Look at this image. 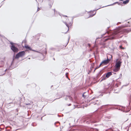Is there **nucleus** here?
<instances>
[{"label":"nucleus","mask_w":131,"mask_h":131,"mask_svg":"<svg viewBox=\"0 0 131 131\" xmlns=\"http://www.w3.org/2000/svg\"><path fill=\"white\" fill-rule=\"evenodd\" d=\"M33 51H35V50H33ZM36 52H37V51H36Z\"/></svg>","instance_id":"dca6fc26"},{"label":"nucleus","mask_w":131,"mask_h":131,"mask_svg":"<svg viewBox=\"0 0 131 131\" xmlns=\"http://www.w3.org/2000/svg\"><path fill=\"white\" fill-rule=\"evenodd\" d=\"M112 73L111 72H109L107 73L106 75V78H108L109 77L112 75Z\"/></svg>","instance_id":"39448f33"},{"label":"nucleus","mask_w":131,"mask_h":131,"mask_svg":"<svg viewBox=\"0 0 131 131\" xmlns=\"http://www.w3.org/2000/svg\"><path fill=\"white\" fill-rule=\"evenodd\" d=\"M99 67H96V68L95 69H94V71H95V70L96 69H97V68H98Z\"/></svg>","instance_id":"9d476101"},{"label":"nucleus","mask_w":131,"mask_h":131,"mask_svg":"<svg viewBox=\"0 0 131 131\" xmlns=\"http://www.w3.org/2000/svg\"><path fill=\"white\" fill-rule=\"evenodd\" d=\"M65 24H66V26H67L68 27H68V25H67V24L66 23H65Z\"/></svg>","instance_id":"f8f14e48"},{"label":"nucleus","mask_w":131,"mask_h":131,"mask_svg":"<svg viewBox=\"0 0 131 131\" xmlns=\"http://www.w3.org/2000/svg\"><path fill=\"white\" fill-rule=\"evenodd\" d=\"M94 131H98V130L97 129H94Z\"/></svg>","instance_id":"6e6552de"},{"label":"nucleus","mask_w":131,"mask_h":131,"mask_svg":"<svg viewBox=\"0 0 131 131\" xmlns=\"http://www.w3.org/2000/svg\"><path fill=\"white\" fill-rule=\"evenodd\" d=\"M121 62L120 61L116 62L115 66V68L113 70L114 71L117 72L119 70L121 66Z\"/></svg>","instance_id":"f257e3e1"},{"label":"nucleus","mask_w":131,"mask_h":131,"mask_svg":"<svg viewBox=\"0 0 131 131\" xmlns=\"http://www.w3.org/2000/svg\"><path fill=\"white\" fill-rule=\"evenodd\" d=\"M39 8H38V10H39Z\"/></svg>","instance_id":"4468645a"},{"label":"nucleus","mask_w":131,"mask_h":131,"mask_svg":"<svg viewBox=\"0 0 131 131\" xmlns=\"http://www.w3.org/2000/svg\"><path fill=\"white\" fill-rule=\"evenodd\" d=\"M119 47H120V48H122V46H120Z\"/></svg>","instance_id":"ddd939ff"},{"label":"nucleus","mask_w":131,"mask_h":131,"mask_svg":"<svg viewBox=\"0 0 131 131\" xmlns=\"http://www.w3.org/2000/svg\"><path fill=\"white\" fill-rule=\"evenodd\" d=\"M102 64H103V63H102V62L100 64L99 66V67Z\"/></svg>","instance_id":"1a4fd4ad"},{"label":"nucleus","mask_w":131,"mask_h":131,"mask_svg":"<svg viewBox=\"0 0 131 131\" xmlns=\"http://www.w3.org/2000/svg\"><path fill=\"white\" fill-rule=\"evenodd\" d=\"M25 54V52L24 51L19 52L16 55L15 58H18L20 57L23 56Z\"/></svg>","instance_id":"f03ea898"},{"label":"nucleus","mask_w":131,"mask_h":131,"mask_svg":"<svg viewBox=\"0 0 131 131\" xmlns=\"http://www.w3.org/2000/svg\"><path fill=\"white\" fill-rule=\"evenodd\" d=\"M110 61V59H108L107 57V59L103 61L102 62L103 64H107Z\"/></svg>","instance_id":"20e7f679"},{"label":"nucleus","mask_w":131,"mask_h":131,"mask_svg":"<svg viewBox=\"0 0 131 131\" xmlns=\"http://www.w3.org/2000/svg\"><path fill=\"white\" fill-rule=\"evenodd\" d=\"M129 2V0H127L126 1H124L123 2V3L124 4H126L127 3H128Z\"/></svg>","instance_id":"0eeeda50"},{"label":"nucleus","mask_w":131,"mask_h":131,"mask_svg":"<svg viewBox=\"0 0 131 131\" xmlns=\"http://www.w3.org/2000/svg\"><path fill=\"white\" fill-rule=\"evenodd\" d=\"M10 43L12 45V46L11 47V49L14 52H17L18 50V49L13 44V43L11 42Z\"/></svg>","instance_id":"7ed1b4c3"},{"label":"nucleus","mask_w":131,"mask_h":131,"mask_svg":"<svg viewBox=\"0 0 131 131\" xmlns=\"http://www.w3.org/2000/svg\"><path fill=\"white\" fill-rule=\"evenodd\" d=\"M25 47L27 49H29L30 50H31V48L28 45H25Z\"/></svg>","instance_id":"423d86ee"},{"label":"nucleus","mask_w":131,"mask_h":131,"mask_svg":"<svg viewBox=\"0 0 131 131\" xmlns=\"http://www.w3.org/2000/svg\"><path fill=\"white\" fill-rule=\"evenodd\" d=\"M82 96L84 98H85L86 97L84 95V94L82 95Z\"/></svg>","instance_id":"9b49d317"},{"label":"nucleus","mask_w":131,"mask_h":131,"mask_svg":"<svg viewBox=\"0 0 131 131\" xmlns=\"http://www.w3.org/2000/svg\"><path fill=\"white\" fill-rule=\"evenodd\" d=\"M94 15H93L92 16H94ZM90 17H91V16ZM91 17H92V16H91Z\"/></svg>","instance_id":"2eb2a0df"}]
</instances>
